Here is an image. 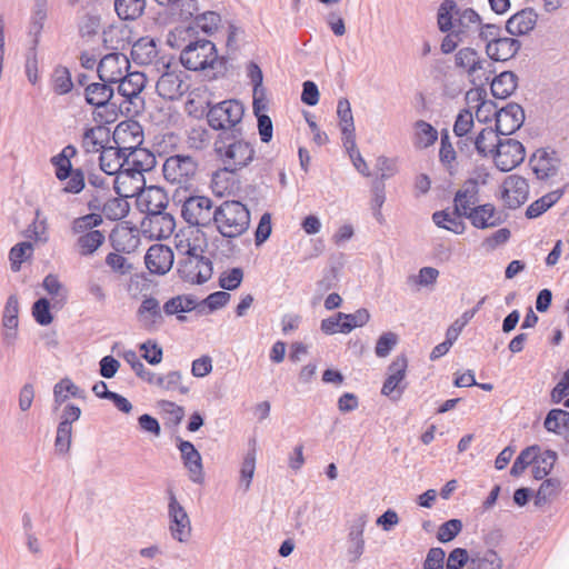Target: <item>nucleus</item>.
Returning a JSON list of instances; mask_svg holds the SVG:
<instances>
[{
    "instance_id": "nucleus-1",
    "label": "nucleus",
    "mask_w": 569,
    "mask_h": 569,
    "mask_svg": "<svg viewBox=\"0 0 569 569\" xmlns=\"http://www.w3.org/2000/svg\"><path fill=\"white\" fill-rule=\"evenodd\" d=\"M192 28H176L167 37V43L171 48L180 49V62L190 71L202 72L208 79H219L228 71V58L219 56L216 44L208 39L189 40L186 44V36Z\"/></svg>"
},
{
    "instance_id": "nucleus-2",
    "label": "nucleus",
    "mask_w": 569,
    "mask_h": 569,
    "mask_svg": "<svg viewBox=\"0 0 569 569\" xmlns=\"http://www.w3.org/2000/svg\"><path fill=\"white\" fill-rule=\"evenodd\" d=\"M213 149L217 158L223 164V170L236 173L248 167L254 159V148L251 142L242 138L241 129L230 132H219Z\"/></svg>"
},
{
    "instance_id": "nucleus-3",
    "label": "nucleus",
    "mask_w": 569,
    "mask_h": 569,
    "mask_svg": "<svg viewBox=\"0 0 569 569\" xmlns=\"http://www.w3.org/2000/svg\"><path fill=\"white\" fill-rule=\"evenodd\" d=\"M213 223L218 232L228 239L241 237L250 227V211L238 200H226L213 210Z\"/></svg>"
},
{
    "instance_id": "nucleus-4",
    "label": "nucleus",
    "mask_w": 569,
    "mask_h": 569,
    "mask_svg": "<svg viewBox=\"0 0 569 569\" xmlns=\"http://www.w3.org/2000/svg\"><path fill=\"white\" fill-rule=\"evenodd\" d=\"M481 18L472 8L460 9L455 0H445L437 12V26L441 32L455 30L462 37L478 29Z\"/></svg>"
},
{
    "instance_id": "nucleus-5",
    "label": "nucleus",
    "mask_w": 569,
    "mask_h": 569,
    "mask_svg": "<svg viewBox=\"0 0 569 569\" xmlns=\"http://www.w3.org/2000/svg\"><path fill=\"white\" fill-rule=\"evenodd\" d=\"M177 249L184 254L178 263V272L184 281L202 284L211 278L212 262L201 254L199 247L188 242L186 246H177Z\"/></svg>"
},
{
    "instance_id": "nucleus-6",
    "label": "nucleus",
    "mask_w": 569,
    "mask_h": 569,
    "mask_svg": "<svg viewBox=\"0 0 569 569\" xmlns=\"http://www.w3.org/2000/svg\"><path fill=\"white\" fill-rule=\"evenodd\" d=\"M243 113V104L236 99H229L214 104L209 102L206 117L211 129L230 132L239 129L237 126L241 122Z\"/></svg>"
},
{
    "instance_id": "nucleus-7",
    "label": "nucleus",
    "mask_w": 569,
    "mask_h": 569,
    "mask_svg": "<svg viewBox=\"0 0 569 569\" xmlns=\"http://www.w3.org/2000/svg\"><path fill=\"white\" fill-rule=\"evenodd\" d=\"M168 495V529L170 536L173 540L184 543L188 542L191 538L192 527L191 520L186 511V509L181 506V503L177 500V497L172 489L167 490Z\"/></svg>"
},
{
    "instance_id": "nucleus-8",
    "label": "nucleus",
    "mask_w": 569,
    "mask_h": 569,
    "mask_svg": "<svg viewBox=\"0 0 569 569\" xmlns=\"http://www.w3.org/2000/svg\"><path fill=\"white\" fill-rule=\"evenodd\" d=\"M127 148H119L116 146H107L100 153L99 162L101 170L109 174H116L114 179V190L117 194L122 197H131L132 194L122 193L120 189V183H124L122 181L126 179L124 167L128 166V160L126 159Z\"/></svg>"
},
{
    "instance_id": "nucleus-9",
    "label": "nucleus",
    "mask_w": 569,
    "mask_h": 569,
    "mask_svg": "<svg viewBox=\"0 0 569 569\" xmlns=\"http://www.w3.org/2000/svg\"><path fill=\"white\" fill-rule=\"evenodd\" d=\"M198 170V161L189 154H173L166 159L162 171L167 181L186 184Z\"/></svg>"
},
{
    "instance_id": "nucleus-10",
    "label": "nucleus",
    "mask_w": 569,
    "mask_h": 569,
    "mask_svg": "<svg viewBox=\"0 0 569 569\" xmlns=\"http://www.w3.org/2000/svg\"><path fill=\"white\" fill-rule=\"evenodd\" d=\"M112 83L107 82H93L86 86L84 98L86 102L96 108H106L113 114L116 120L118 113L123 114V103H118L114 99V90L111 87Z\"/></svg>"
},
{
    "instance_id": "nucleus-11",
    "label": "nucleus",
    "mask_w": 569,
    "mask_h": 569,
    "mask_svg": "<svg viewBox=\"0 0 569 569\" xmlns=\"http://www.w3.org/2000/svg\"><path fill=\"white\" fill-rule=\"evenodd\" d=\"M497 169L508 172L522 163L526 157L523 144L511 138L500 139L492 153Z\"/></svg>"
},
{
    "instance_id": "nucleus-12",
    "label": "nucleus",
    "mask_w": 569,
    "mask_h": 569,
    "mask_svg": "<svg viewBox=\"0 0 569 569\" xmlns=\"http://www.w3.org/2000/svg\"><path fill=\"white\" fill-rule=\"evenodd\" d=\"M146 81L144 73L139 71H127L121 76V79L117 82V91L123 98L121 101H118V103H123V114L131 112V104L137 107V100H139V94L146 87Z\"/></svg>"
},
{
    "instance_id": "nucleus-13",
    "label": "nucleus",
    "mask_w": 569,
    "mask_h": 569,
    "mask_svg": "<svg viewBox=\"0 0 569 569\" xmlns=\"http://www.w3.org/2000/svg\"><path fill=\"white\" fill-rule=\"evenodd\" d=\"M126 159L128 166L124 167L126 179L143 181V172L151 171L157 163L156 156L148 149L139 147H128Z\"/></svg>"
},
{
    "instance_id": "nucleus-14",
    "label": "nucleus",
    "mask_w": 569,
    "mask_h": 569,
    "mask_svg": "<svg viewBox=\"0 0 569 569\" xmlns=\"http://www.w3.org/2000/svg\"><path fill=\"white\" fill-rule=\"evenodd\" d=\"M212 201L204 196L189 197L182 206L181 216L191 226H207L211 220Z\"/></svg>"
},
{
    "instance_id": "nucleus-15",
    "label": "nucleus",
    "mask_w": 569,
    "mask_h": 569,
    "mask_svg": "<svg viewBox=\"0 0 569 569\" xmlns=\"http://www.w3.org/2000/svg\"><path fill=\"white\" fill-rule=\"evenodd\" d=\"M139 327L147 332H154L164 322L163 310L160 301L153 296H143L136 312Z\"/></svg>"
},
{
    "instance_id": "nucleus-16",
    "label": "nucleus",
    "mask_w": 569,
    "mask_h": 569,
    "mask_svg": "<svg viewBox=\"0 0 569 569\" xmlns=\"http://www.w3.org/2000/svg\"><path fill=\"white\" fill-rule=\"evenodd\" d=\"M408 361L405 355L396 357V359L388 366V377L385 380L381 393L391 399H399L406 389V383L402 385L406 378Z\"/></svg>"
},
{
    "instance_id": "nucleus-17",
    "label": "nucleus",
    "mask_w": 569,
    "mask_h": 569,
    "mask_svg": "<svg viewBox=\"0 0 569 569\" xmlns=\"http://www.w3.org/2000/svg\"><path fill=\"white\" fill-rule=\"evenodd\" d=\"M177 447L181 453L182 463L188 470L190 481L202 485L204 481V471L200 452L192 442L182 440L179 437L177 438Z\"/></svg>"
},
{
    "instance_id": "nucleus-18",
    "label": "nucleus",
    "mask_w": 569,
    "mask_h": 569,
    "mask_svg": "<svg viewBox=\"0 0 569 569\" xmlns=\"http://www.w3.org/2000/svg\"><path fill=\"white\" fill-rule=\"evenodd\" d=\"M130 68V62L126 54L111 52L106 54L99 62L97 72L102 82L114 83L121 79V76Z\"/></svg>"
},
{
    "instance_id": "nucleus-19",
    "label": "nucleus",
    "mask_w": 569,
    "mask_h": 569,
    "mask_svg": "<svg viewBox=\"0 0 569 569\" xmlns=\"http://www.w3.org/2000/svg\"><path fill=\"white\" fill-rule=\"evenodd\" d=\"M525 121V111L516 102H510L496 112V131L500 136H510L515 133Z\"/></svg>"
},
{
    "instance_id": "nucleus-20",
    "label": "nucleus",
    "mask_w": 569,
    "mask_h": 569,
    "mask_svg": "<svg viewBox=\"0 0 569 569\" xmlns=\"http://www.w3.org/2000/svg\"><path fill=\"white\" fill-rule=\"evenodd\" d=\"M368 522V516L361 513L352 521L347 536V557L350 562H357L365 552V528Z\"/></svg>"
},
{
    "instance_id": "nucleus-21",
    "label": "nucleus",
    "mask_w": 569,
    "mask_h": 569,
    "mask_svg": "<svg viewBox=\"0 0 569 569\" xmlns=\"http://www.w3.org/2000/svg\"><path fill=\"white\" fill-rule=\"evenodd\" d=\"M460 213L461 217L469 219L477 229L498 227L505 221L500 214H497L496 208L491 203L470 207L467 210H461Z\"/></svg>"
},
{
    "instance_id": "nucleus-22",
    "label": "nucleus",
    "mask_w": 569,
    "mask_h": 569,
    "mask_svg": "<svg viewBox=\"0 0 569 569\" xmlns=\"http://www.w3.org/2000/svg\"><path fill=\"white\" fill-rule=\"evenodd\" d=\"M173 258V251L168 246L156 243L148 249L144 262L151 273L164 274L171 269Z\"/></svg>"
},
{
    "instance_id": "nucleus-23",
    "label": "nucleus",
    "mask_w": 569,
    "mask_h": 569,
    "mask_svg": "<svg viewBox=\"0 0 569 569\" xmlns=\"http://www.w3.org/2000/svg\"><path fill=\"white\" fill-rule=\"evenodd\" d=\"M529 184L527 180L518 174H511L503 181L502 196L510 209L519 208L528 199Z\"/></svg>"
},
{
    "instance_id": "nucleus-24",
    "label": "nucleus",
    "mask_w": 569,
    "mask_h": 569,
    "mask_svg": "<svg viewBox=\"0 0 569 569\" xmlns=\"http://www.w3.org/2000/svg\"><path fill=\"white\" fill-rule=\"evenodd\" d=\"M529 163L538 179L545 180L558 172L559 159L556 151L538 149L529 160Z\"/></svg>"
},
{
    "instance_id": "nucleus-25",
    "label": "nucleus",
    "mask_w": 569,
    "mask_h": 569,
    "mask_svg": "<svg viewBox=\"0 0 569 569\" xmlns=\"http://www.w3.org/2000/svg\"><path fill=\"white\" fill-rule=\"evenodd\" d=\"M112 140L116 147H134L136 150L143 141V132L138 122H121L116 127Z\"/></svg>"
},
{
    "instance_id": "nucleus-26",
    "label": "nucleus",
    "mask_w": 569,
    "mask_h": 569,
    "mask_svg": "<svg viewBox=\"0 0 569 569\" xmlns=\"http://www.w3.org/2000/svg\"><path fill=\"white\" fill-rule=\"evenodd\" d=\"M156 90L166 100L179 99L186 92V84L174 71H164L157 81Z\"/></svg>"
},
{
    "instance_id": "nucleus-27",
    "label": "nucleus",
    "mask_w": 569,
    "mask_h": 569,
    "mask_svg": "<svg viewBox=\"0 0 569 569\" xmlns=\"http://www.w3.org/2000/svg\"><path fill=\"white\" fill-rule=\"evenodd\" d=\"M138 206L148 217H153L160 211L166 210L168 206V197L162 188L150 187L140 194Z\"/></svg>"
},
{
    "instance_id": "nucleus-28",
    "label": "nucleus",
    "mask_w": 569,
    "mask_h": 569,
    "mask_svg": "<svg viewBox=\"0 0 569 569\" xmlns=\"http://www.w3.org/2000/svg\"><path fill=\"white\" fill-rule=\"evenodd\" d=\"M131 58L140 66L159 64L158 48L154 39L142 37L131 48Z\"/></svg>"
},
{
    "instance_id": "nucleus-29",
    "label": "nucleus",
    "mask_w": 569,
    "mask_h": 569,
    "mask_svg": "<svg viewBox=\"0 0 569 569\" xmlns=\"http://www.w3.org/2000/svg\"><path fill=\"white\" fill-rule=\"evenodd\" d=\"M521 48V42L515 38L500 37L495 43L486 44V53L493 61H507L513 58Z\"/></svg>"
},
{
    "instance_id": "nucleus-30",
    "label": "nucleus",
    "mask_w": 569,
    "mask_h": 569,
    "mask_svg": "<svg viewBox=\"0 0 569 569\" xmlns=\"http://www.w3.org/2000/svg\"><path fill=\"white\" fill-rule=\"evenodd\" d=\"M537 23V13L531 8L523 9L511 16L506 22V31L511 36L529 33Z\"/></svg>"
},
{
    "instance_id": "nucleus-31",
    "label": "nucleus",
    "mask_w": 569,
    "mask_h": 569,
    "mask_svg": "<svg viewBox=\"0 0 569 569\" xmlns=\"http://www.w3.org/2000/svg\"><path fill=\"white\" fill-rule=\"evenodd\" d=\"M337 116L339 118L341 132L343 136V146L348 147V143H351V149L353 150L355 138H356L355 137V123H353L351 106L347 98H341L338 100Z\"/></svg>"
},
{
    "instance_id": "nucleus-32",
    "label": "nucleus",
    "mask_w": 569,
    "mask_h": 569,
    "mask_svg": "<svg viewBox=\"0 0 569 569\" xmlns=\"http://www.w3.org/2000/svg\"><path fill=\"white\" fill-rule=\"evenodd\" d=\"M48 18V0H33L31 17L29 22V34L32 39V50L39 44L40 36L43 30L44 21Z\"/></svg>"
},
{
    "instance_id": "nucleus-33",
    "label": "nucleus",
    "mask_w": 569,
    "mask_h": 569,
    "mask_svg": "<svg viewBox=\"0 0 569 569\" xmlns=\"http://www.w3.org/2000/svg\"><path fill=\"white\" fill-rule=\"evenodd\" d=\"M478 181L476 179H468L455 194V213L461 217V210H467L478 202Z\"/></svg>"
},
{
    "instance_id": "nucleus-34",
    "label": "nucleus",
    "mask_w": 569,
    "mask_h": 569,
    "mask_svg": "<svg viewBox=\"0 0 569 569\" xmlns=\"http://www.w3.org/2000/svg\"><path fill=\"white\" fill-rule=\"evenodd\" d=\"M491 93L497 99H507L518 87V77L512 71H502L490 81Z\"/></svg>"
},
{
    "instance_id": "nucleus-35",
    "label": "nucleus",
    "mask_w": 569,
    "mask_h": 569,
    "mask_svg": "<svg viewBox=\"0 0 569 569\" xmlns=\"http://www.w3.org/2000/svg\"><path fill=\"white\" fill-rule=\"evenodd\" d=\"M69 397L84 399L86 392L69 378H63L53 387V411H57Z\"/></svg>"
},
{
    "instance_id": "nucleus-36",
    "label": "nucleus",
    "mask_w": 569,
    "mask_h": 569,
    "mask_svg": "<svg viewBox=\"0 0 569 569\" xmlns=\"http://www.w3.org/2000/svg\"><path fill=\"white\" fill-rule=\"evenodd\" d=\"M109 140V130L102 126L86 129L82 137V148L87 153H96L107 148L104 142Z\"/></svg>"
},
{
    "instance_id": "nucleus-37",
    "label": "nucleus",
    "mask_w": 569,
    "mask_h": 569,
    "mask_svg": "<svg viewBox=\"0 0 569 569\" xmlns=\"http://www.w3.org/2000/svg\"><path fill=\"white\" fill-rule=\"evenodd\" d=\"M77 148L73 144L66 146L58 154L50 159L54 167V174L59 181H66L71 173V159L77 156Z\"/></svg>"
},
{
    "instance_id": "nucleus-38",
    "label": "nucleus",
    "mask_w": 569,
    "mask_h": 569,
    "mask_svg": "<svg viewBox=\"0 0 569 569\" xmlns=\"http://www.w3.org/2000/svg\"><path fill=\"white\" fill-rule=\"evenodd\" d=\"M114 11L122 21H134L139 19L147 6L146 0H114Z\"/></svg>"
},
{
    "instance_id": "nucleus-39",
    "label": "nucleus",
    "mask_w": 569,
    "mask_h": 569,
    "mask_svg": "<svg viewBox=\"0 0 569 569\" xmlns=\"http://www.w3.org/2000/svg\"><path fill=\"white\" fill-rule=\"evenodd\" d=\"M557 461V452L553 450H545L543 452H535L532 462V477L536 480L545 479L552 470Z\"/></svg>"
},
{
    "instance_id": "nucleus-40",
    "label": "nucleus",
    "mask_w": 569,
    "mask_h": 569,
    "mask_svg": "<svg viewBox=\"0 0 569 569\" xmlns=\"http://www.w3.org/2000/svg\"><path fill=\"white\" fill-rule=\"evenodd\" d=\"M499 133L496 129L483 128L475 138V149L481 157L492 156L498 144Z\"/></svg>"
},
{
    "instance_id": "nucleus-41",
    "label": "nucleus",
    "mask_w": 569,
    "mask_h": 569,
    "mask_svg": "<svg viewBox=\"0 0 569 569\" xmlns=\"http://www.w3.org/2000/svg\"><path fill=\"white\" fill-rule=\"evenodd\" d=\"M104 234L100 230L88 231L76 241V247L80 256L88 257L93 254L104 242Z\"/></svg>"
},
{
    "instance_id": "nucleus-42",
    "label": "nucleus",
    "mask_w": 569,
    "mask_h": 569,
    "mask_svg": "<svg viewBox=\"0 0 569 569\" xmlns=\"http://www.w3.org/2000/svg\"><path fill=\"white\" fill-rule=\"evenodd\" d=\"M458 217L455 211L450 213L448 210H440L432 213L433 223L456 234L463 233L466 229L465 222Z\"/></svg>"
},
{
    "instance_id": "nucleus-43",
    "label": "nucleus",
    "mask_w": 569,
    "mask_h": 569,
    "mask_svg": "<svg viewBox=\"0 0 569 569\" xmlns=\"http://www.w3.org/2000/svg\"><path fill=\"white\" fill-rule=\"evenodd\" d=\"M455 63L458 68L466 70L468 76L475 77L477 68H480V56L473 48H461L455 56Z\"/></svg>"
},
{
    "instance_id": "nucleus-44",
    "label": "nucleus",
    "mask_w": 569,
    "mask_h": 569,
    "mask_svg": "<svg viewBox=\"0 0 569 569\" xmlns=\"http://www.w3.org/2000/svg\"><path fill=\"white\" fill-rule=\"evenodd\" d=\"M152 385L164 391L178 390L181 395H187L190 391V388L182 383V373L178 370L169 371L166 375H157Z\"/></svg>"
},
{
    "instance_id": "nucleus-45",
    "label": "nucleus",
    "mask_w": 569,
    "mask_h": 569,
    "mask_svg": "<svg viewBox=\"0 0 569 569\" xmlns=\"http://www.w3.org/2000/svg\"><path fill=\"white\" fill-rule=\"evenodd\" d=\"M543 425L549 432L562 435L569 431V412L563 409H551Z\"/></svg>"
},
{
    "instance_id": "nucleus-46",
    "label": "nucleus",
    "mask_w": 569,
    "mask_h": 569,
    "mask_svg": "<svg viewBox=\"0 0 569 569\" xmlns=\"http://www.w3.org/2000/svg\"><path fill=\"white\" fill-rule=\"evenodd\" d=\"M501 557L492 549L471 556L470 569H502Z\"/></svg>"
},
{
    "instance_id": "nucleus-47",
    "label": "nucleus",
    "mask_w": 569,
    "mask_h": 569,
    "mask_svg": "<svg viewBox=\"0 0 569 569\" xmlns=\"http://www.w3.org/2000/svg\"><path fill=\"white\" fill-rule=\"evenodd\" d=\"M415 146L421 149L429 148L438 139V131L425 120L415 122Z\"/></svg>"
},
{
    "instance_id": "nucleus-48",
    "label": "nucleus",
    "mask_w": 569,
    "mask_h": 569,
    "mask_svg": "<svg viewBox=\"0 0 569 569\" xmlns=\"http://www.w3.org/2000/svg\"><path fill=\"white\" fill-rule=\"evenodd\" d=\"M560 487L561 483L559 479H545L535 496V506L542 507L546 503L550 502L559 493Z\"/></svg>"
},
{
    "instance_id": "nucleus-49",
    "label": "nucleus",
    "mask_w": 569,
    "mask_h": 569,
    "mask_svg": "<svg viewBox=\"0 0 569 569\" xmlns=\"http://www.w3.org/2000/svg\"><path fill=\"white\" fill-rule=\"evenodd\" d=\"M126 197L107 199L103 204L102 213L108 220L118 221L123 219L129 212V203Z\"/></svg>"
},
{
    "instance_id": "nucleus-50",
    "label": "nucleus",
    "mask_w": 569,
    "mask_h": 569,
    "mask_svg": "<svg viewBox=\"0 0 569 569\" xmlns=\"http://www.w3.org/2000/svg\"><path fill=\"white\" fill-rule=\"evenodd\" d=\"M342 318L341 333H349L355 328L363 327L370 319V313L366 308H360L353 313L339 312Z\"/></svg>"
},
{
    "instance_id": "nucleus-51",
    "label": "nucleus",
    "mask_w": 569,
    "mask_h": 569,
    "mask_svg": "<svg viewBox=\"0 0 569 569\" xmlns=\"http://www.w3.org/2000/svg\"><path fill=\"white\" fill-rule=\"evenodd\" d=\"M32 250V244L28 241L19 242L11 248L9 260L13 272L20 271L22 262L31 257Z\"/></svg>"
},
{
    "instance_id": "nucleus-52",
    "label": "nucleus",
    "mask_w": 569,
    "mask_h": 569,
    "mask_svg": "<svg viewBox=\"0 0 569 569\" xmlns=\"http://www.w3.org/2000/svg\"><path fill=\"white\" fill-rule=\"evenodd\" d=\"M52 88L57 94H67L73 88L71 73L67 67H57L52 76Z\"/></svg>"
},
{
    "instance_id": "nucleus-53",
    "label": "nucleus",
    "mask_w": 569,
    "mask_h": 569,
    "mask_svg": "<svg viewBox=\"0 0 569 569\" xmlns=\"http://www.w3.org/2000/svg\"><path fill=\"white\" fill-rule=\"evenodd\" d=\"M221 23V16L216 11H206L201 14H197L194 18L196 28L200 29L208 36H211L218 30Z\"/></svg>"
},
{
    "instance_id": "nucleus-54",
    "label": "nucleus",
    "mask_w": 569,
    "mask_h": 569,
    "mask_svg": "<svg viewBox=\"0 0 569 569\" xmlns=\"http://www.w3.org/2000/svg\"><path fill=\"white\" fill-rule=\"evenodd\" d=\"M540 448L539 446H531L528 447L519 453V456L516 458L511 469L510 475L512 477H519L528 466L532 465L535 460V452H539Z\"/></svg>"
},
{
    "instance_id": "nucleus-55",
    "label": "nucleus",
    "mask_w": 569,
    "mask_h": 569,
    "mask_svg": "<svg viewBox=\"0 0 569 569\" xmlns=\"http://www.w3.org/2000/svg\"><path fill=\"white\" fill-rule=\"evenodd\" d=\"M102 217L100 213L90 212L82 217L76 218L72 222L71 229L73 233H86L93 231V228L99 227L102 223Z\"/></svg>"
},
{
    "instance_id": "nucleus-56",
    "label": "nucleus",
    "mask_w": 569,
    "mask_h": 569,
    "mask_svg": "<svg viewBox=\"0 0 569 569\" xmlns=\"http://www.w3.org/2000/svg\"><path fill=\"white\" fill-rule=\"evenodd\" d=\"M141 357L151 366L159 365L162 361L163 350L162 347L152 339L140 345Z\"/></svg>"
},
{
    "instance_id": "nucleus-57",
    "label": "nucleus",
    "mask_w": 569,
    "mask_h": 569,
    "mask_svg": "<svg viewBox=\"0 0 569 569\" xmlns=\"http://www.w3.org/2000/svg\"><path fill=\"white\" fill-rule=\"evenodd\" d=\"M19 300L16 295H11L8 297L3 315H2V326L3 328H12L18 327L19 325Z\"/></svg>"
},
{
    "instance_id": "nucleus-58",
    "label": "nucleus",
    "mask_w": 569,
    "mask_h": 569,
    "mask_svg": "<svg viewBox=\"0 0 569 569\" xmlns=\"http://www.w3.org/2000/svg\"><path fill=\"white\" fill-rule=\"evenodd\" d=\"M187 143L191 149L203 150L210 143V133L201 126L191 128L188 132Z\"/></svg>"
},
{
    "instance_id": "nucleus-59",
    "label": "nucleus",
    "mask_w": 569,
    "mask_h": 569,
    "mask_svg": "<svg viewBox=\"0 0 569 569\" xmlns=\"http://www.w3.org/2000/svg\"><path fill=\"white\" fill-rule=\"evenodd\" d=\"M124 359L131 366L132 370L140 379L144 380L150 385L153 383L157 373L147 369L144 365L139 360L134 351H127L124 353Z\"/></svg>"
},
{
    "instance_id": "nucleus-60",
    "label": "nucleus",
    "mask_w": 569,
    "mask_h": 569,
    "mask_svg": "<svg viewBox=\"0 0 569 569\" xmlns=\"http://www.w3.org/2000/svg\"><path fill=\"white\" fill-rule=\"evenodd\" d=\"M71 439L72 426L58 423L54 439L56 451L61 455L68 453L71 447Z\"/></svg>"
},
{
    "instance_id": "nucleus-61",
    "label": "nucleus",
    "mask_w": 569,
    "mask_h": 569,
    "mask_svg": "<svg viewBox=\"0 0 569 569\" xmlns=\"http://www.w3.org/2000/svg\"><path fill=\"white\" fill-rule=\"evenodd\" d=\"M462 530V522L459 519H450L442 523L437 532V539L442 542L453 540Z\"/></svg>"
},
{
    "instance_id": "nucleus-62",
    "label": "nucleus",
    "mask_w": 569,
    "mask_h": 569,
    "mask_svg": "<svg viewBox=\"0 0 569 569\" xmlns=\"http://www.w3.org/2000/svg\"><path fill=\"white\" fill-rule=\"evenodd\" d=\"M473 127V116L469 109H462L453 123V133L458 138L467 136Z\"/></svg>"
},
{
    "instance_id": "nucleus-63",
    "label": "nucleus",
    "mask_w": 569,
    "mask_h": 569,
    "mask_svg": "<svg viewBox=\"0 0 569 569\" xmlns=\"http://www.w3.org/2000/svg\"><path fill=\"white\" fill-rule=\"evenodd\" d=\"M32 316L40 326H48L53 317L50 312V302L47 298L38 299L32 306Z\"/></svg>"
},
{
    "instance_id": "nucleus-64",
    "label": "nucleus",
    "mask_w": 569,
    "mask_h": 569,
    "mask_svg": "<svg viewBox=\"0 0 569 569\" xmlns=\"http://www.w3.org/2000/svg\"><path fill=\"white\" fill-rule=\"evenodd\" d=\"M471 557L465 548H455L450 551L446 568L447 569H462L465 566L470 569Z\"/></svg>"
}]
</instances>
